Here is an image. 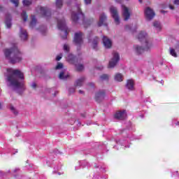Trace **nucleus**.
Returning <instances> with one entry per match:
<instances>
[{
    "label": "nucleus",
    "mask_w": 179,
    "mask_h": 179,
    "mask_svg": "<svg viewBox=\"0 0 179 179\" xmlns=\"http://www.w3.org/2000/svg\"><path fill=\"white\" fill-rule=\"evenodd\" d=\"M174 49L176 50V52H179V41H176V43L174 46Z\"/></svg>",
    "instance_id": "43"
},
{
    "label": "nucleus",
    "mask_w": 179,
    "mask_h": 179,
    "mask_svg": "<svg viewBox=\"0 0 179 179\" xmlns=\"http://www.w3.org/2000/svg\"><path fill=\"white\" fill-rule=\"evenodd\" d=\"M68 58L70 62H73V64H76V61H78V57L72 54H69Z\"/></svg>",
    "instance_id": "27"
},
{
    "label": "nucleus",
    "mask_w": 179,
    "mask_h": 179,
    "mask_svg": "<svg viewBox=\"0 0 179 179\" xmlns=\"http://www.w3.org/2000/svg\"><path fill=\"white\" fill-rule=\"evenodd\" d=\"M5 10V8H3V6H0V12H3V10Z\"/></svg>",
    "instance_id": "57"
},
{
    "label": "nucleus",
    "mask_w": 179,
    "mask_h": 179,
    "mask_svg": "<svg viewBox=\"0 0 179 179\" xmlns=\"http://www.w3.org/2000/svg\"><path fill=\"white\" fill-rule=\"evenodd\" d=\"M76 8L77 11L71 12V20L73 24H79L80 20L83 22V24L86 26V19L85 18V13L82 12V9H80V4L76 3Z\"/></svg>",
    "instance_id": "5"
},
{
    "label": "nucleus",
    "mask_w": 179,
    "mask_h": 179,
    "mask_svg": "<svg viewBox=\"0 0 179 179\" xmlns=\"http://www.w3.org/2000/svg\"><path fill=\"white\" fill-rule=\"evenodd\" d=\"M97 145H98L99 149L103 150V153H104V150H106L107 149V143L101 142V143H98Z\"/></svg>",
    "instance_id": "30"
},
{
    "label": "nucleus",
    "mask_w": 179,
    "mask_h": 179,
    "mask_svg": "<svg viewBox=\"0 0 179 179\" xmlns=\"http://www.w3.org/2000/svg\"><path fill=\"white\" fill-rule=\"evenodd\" d=\"M118 62H120V55L118 52H115L113 54V57L109 62L108 68H114V66H115Z\"/></svg>",
    "instance_id": "10"
},
{
    "label": "nucleus",
    "mask_w": 179,
    "mask_h": 179,
    "mask_svg": "<svg viewBox=\"0 0 179 179\" xmlns=\"http://www.w3.org/2000/svg\"><path fill=\"white\" fill-rule=\"evenodd\" d=\"M62 68H64V64H62V63H58L55 69H62Z\"/></svg>",
    "instance_id": "44"
},
{
    "label": "nucleus",
    "mask_w": 179,
    "mask_h": 179,
    "mask_svg": "<svg viewBox=\"0 0 179 179\" xmlns=\"http://www.w3.org/2000/svg\"><path fill=\"white\" fill-rule=\"evenodd\" d=\"M102 179H108V175H104L103 176L101 177Z\"/></svg>",
    "instance_id": "54"
},
{
    "label": "nucleus",
    "mask_w": 179,
    "mask_h": 179,
    "mask_svg": "<svg viewBox=\"0 0 179 179\" xmlns=\"http://www.w3.org/2000/svg\"><path fill=\"white\" fill-rule=\"evenodd\" d=\"M145 19L147 20H152L155 16V11L150 8V7H147L144 11Z\"/></svg>",
    "instance_id": "12"
},
{
    "label": "nucleus",
    "mask_w": 179,
    "mask_h": 179,
    "mask_svg": "<svg viewBox=\"0 0 179 179\" xmlns=\"http://www.w3.org/2000/svg\"><path fill=\"white\" fill-rule=\"evenodd\" d=\"M115 80H117V82H122V74L117 73L115 76Z\"/></svg>",
    "instance_id": "32"
},
{
    "label": "nucleus",
    "mask_w": 179,
    "mask_h": 179,
    "mask_svg": "<svg viewBox=\"0 0 179 179\" xmlns=\"http://www.w3.org/2000/svg\"><path fill=\"white\" fill-rule=\"evenodd\" d=\"M176 22L178 23V24H179V17H176Z\"/></svg>",
    "instance_id": "62"
},
{
    "label": "nucleus",
    "mask_w": 179,
    "mask_h": 179,
    "mask_svg": "<svg viewBox=\"0 0 179 179\" xmlns=\"http://www.w3.org/2000/svg\"><path fill=\"white\" fill-rule=\"evenodd\" d=\"M85 5H91L92 4V0H84Z\"/></svg>",
    "instance_id": "49"
},
{
    "label": "nucleus",
    "mask_w": 179,
    "mask_h": 179,
    "mask_svg": "<svg viewBox=\"0 0 179 179\" xmlns=\"http://www.w3.org/2000/svg\"><path fill=\"white\" fill-rule=\"evenodd\" d=\"M21 17L23 19L24 22H27V13H26V11L23 10L22 13H21Z\"/></svg>",
    "instance_id": "35"
},
{
    "label": "nucleus",
    "mask_w": 179,
    "mask_h": 179,
    "mask_svg": "<svg viewBox=\"0 0 179 179\" xmlns=\"http://www.w3.org/2000/svg\"><path fill=\"white\" fill-rule=\"evenodd\" d=\"M98 43H99V37L95 36L92 41V48L95 51H97Z\"/></svg>",
    "instance_id": "25"
},
{
    "label": "nucleus",
    "mask_w": 179,
    "mask_h": 179,
    "mask_svg": "<svg viewBox=\"0 0 179 179\" xmlns=\"http://www.w3.org/2000/svg\"><path fill=\"white\" fill-rule=\"evenodd\" d=\"M107 20V16H106V14L103 13L100 16H99V21L98 22V27H101V26H107L106 23H104Z\"/></svg>",
    "instance_id": "17"
},
{
    "label": "nucleus",
    "mask_w": 179,
    "mask_h": 179,
    "mask_svg": "<svg viewBox=\"0 0 179 179\" xmlns=\"http://www.w3.org/2000/svg\"><path fill=\"white\" fill-rule=\"evenodd\" d=\"M103 66H100L99 67H96V69H99V71L103 70Z\"/></svg>",
    "instance_id": "59"
},
{
    "label": "nucleus",
    "mask_w": 179,
    "mask_h": 179,
    "mask_svg": "<svg viewBox=\"0 0 179 179\" xmlns=\"http://www.w3.org/2000/svg\"><path fill=\"white\" fill-rule=\"evenodd\" d=\"M138 39L141 43H145V47L143 48L141 45H134V50L137 55H141L145 51H149L152 48V43H149V39L148 38V34L145 31H141L138 34Z\"/></svg>",
    "instance_id": "4"
},
{
    "label": "nucleus",
    "mask_w": 179,
    "mask_h": 179,
    "mask_svg": "<svg viewBox=\"0 0 179 179\" xmlns=\"http://www.w3.org/2000/svg\"><path fill=\"white\" fill-rule=\"evenodd\" d=\"M90 164L86 160L79 161V166L75 167V170H79V169H85V167H89Z\"/></svg>",
    "instance_id": "21"
},
{
    "label": "nucleus",
    "mask_w": 179,
    "mask_h": 179,
    "mask_svg": "<svg viewBox=\"0 0 179 179\" xmlns=\"http://www.w3.org/2000/svg\"><path fill=\"white\" fill-rule=\"evenodd\" d=\"M68 78H69V75L65 74V70L62 71L59 74V79L61 80H66Z\"/></svg>",
    "instance_id": "24"
},
{
    "label": "nucleus",
    "mask_w": 179,
    "mask_h": 179,
    "mask_svg": "<svg viewBox=\"0 0 179 179\" xmlns=\"http://www.w3.org/2000/svg\"><path fill=\"white\" fill-rule=\"evenodd\" d=\"M8 173L9 174H10V171L8 170V172H3L2 171H0V177H3V176H6V174H8Z\"/></svg>",
    "instance_id": "41"
},
{
    "label": "nucleus",
    "mask_w": 179,
    "mask_h": 179,
    "mask_svg": "<svg viewBox=\"0 0 179 179\" xmlns=\"http://www.w3.org/2000/svg\"><path fill=\"white\" fill-rule=\"evenodd\" d=\"M31 86L33 89H36L37 87V84H36V83H32Z\"/></svg>",
    "instance_id": "51"
},
{
    "label": "nucleus",
    "mask_w": 179,
    "mask_h": 179,
    "mask_svg": "<svg viewBox=\"0 0 179 179\" xmlns=\"http://www.w3.org/2000/svg\"><path fill=\"white\" fill-rule=\"evenodd\" d=\"M57 27L61 31H64V34L62 36V40H66L68 38V27H66L65 18L57 20Z\"/></svg>",
    "instance_id": "6"
},
{
    "label": "nucleus",
    "mask_w": 179,
    "mask_h": 179,
    "mask_svg": "<svg viewBox=\"0 0 179 179\" xmlns=\"http://www.w3.org/2000/svg\"><path fill=\"white\" fill-rule=\"evenodd\" d=\"M41 14L43 17H45L47 20L48 19H51V10L50 8H47L45 7L40 8Z\"/></svg>",
    "instance_id": "11"
},
{
    "label": "nucleus",
    "mask_w": 179,
    "mask_h": 179,
    "mask_svg": "<svg viewBox=\"0 0 179 179\" xmlns=\"http://www.w3.org/2000/svg\"><path fill=\"white\" fill-rule=\"evenodd\" d=\"M4 55L9 62L10 64L13 65L15 64H17V62H20L22 61V52L19 50L17 47H13L10 49H6L4 50Z\"/></svg>",
    "instance_id": "3"
},
{
    "label": "nucleus",
    "mask_w": 179,
    "mask_h": 179,
    "mask_svg": "<svg viewBox=\"0 0 179 179\" xmlns=\"http://www.w3.org/2000/svg\"><path fill=\"white\" fill-rule=\"evenodd\" d=\"M94 167V169H99L101 173H106L107 170H108V166L105 164H100L99 165L95 164Z\"/></svg>",
    "instance_id": "18"
},
{
    "label": "nucleus",
    "mask_w": 179,
    "mask_h": 179,
    "mask_svg": "<svg viewBox=\"0 0 179 179\" xmlns=\"http://www.w3.org/2000/svg\"><path fill=\"white\" fill-rule=\"evenodd\" d=\"M153 26L155 28V29L157 30V31H160V30H162V24H160L159 22H158V21L154 22Z\"/></svg>",
    "instance_id": "28"
},
{
    "label": "nucleus",
    "mask_w": 179,
    "mask_h": 179,
    "mask_svg": "<svg viewBox=\"0 0 179 179\" xmlns=\"http://www.w3.org/2000/svg\"><path fill=\"white\" fill-rule=\"evenodd\" d=\"M41 33L43 36H45L47 34V27H43V29H41Z\"/></svg>",
    "instance_id": "39"
},
{
    "label": "nucleus",
    "mask_w": 179,
    "mask_h": 179,
    "mask_svg": "<svg viewBox=\"0 0 179 179\" xmlns=\"http://www.w3.org/2000/svg\"><path fill=\"white\" fill-rule=\"evenodd\" d=\"M46 163H47V164H48V166L49 167H52V166L51 165V164L50 163V162H47Z\"/></svg>",
    "instance_id": "60"
},
{
    "label": "nucleus",
    "mask_w": 179,
    "mask_h": 179,
    "mask_svg": "<svg viewBox=\"0 0 179 179\" xmlns=\"http://www.w3.org/2000/svg\"><path fill=\"white\" fill-rule=\"evenodd\" d=\"M169 50H170V55L172 57H174L175 58H177V52H176V49L173 48H170Z\"/></svg>",
    "instance_id": "34"
},
{
    "label": "nucleus",
    "mask_w": 179,
    "mask_h": 179,
    "mask_svg": "<svg viewBox=\"0 0 179 179\" xmlns=\"http://www.w3.org/2000/svg\"><path fill=\"white\" fill-rule=\"evenodd\" d=\"M135 83L134 82V80H127V82L126 83V88H127L128 90H130L132 92V90H135Z\"/></svg>",
    "instance_id": "20"
},
{
    "label": "nucleus",
    "mask_w": 179,
    "mask_h": 179,
    "mask_svg": "<svg viewBox=\"0 0 179 179\" xmlns=\"http://www.w3.org/2000/svg\"><path fill=\"white\" fill-rule=\"evenodd\" d=\"M36 24H37V18H36V15H32L31 20L29 24V27L33 28L34 27V26H36Z\"/></svg>",
    "instance_id": "26"
},
{
    "label": "nucleus",
    "mask_w": 179,
    "mask_h": 179,
    "mask_svg": "<svg viewBox=\"0 0 179 179\" xmlns=\"http://www.w3.org/2000/svg\"><path fill=\"white\" fill-rule=\"evenodd\" d=\"M173 3L174 5H179V0H174Z\"/></svg>",
    "instance_id": "53"
},
{
    "label": "nucleus",
    "mask_w": 179,
    "mask_h": 179,
    "mask_svg": "<svg viewBox=\"0 0 179 179\" xmlns=\"http://www.w3.org/2000/svg\"><path fill=\"white\" fill-rule=\"evenodd\" d=\"M169 8H170V9H171L172 10H173V9H174V6H171V5L169 6Z\"/></svg>",
    "instance_id": "64"
},
{
    "label": "nucleus",
    "mask_w": 179,
    "mask_h": 179,
    "mask_svg": "<svg viewBox=\"0 0 179 179\" xmlns=\"http://www.w3.org/2000/svg\"><path fill=\"white\" fill-rule=\"evenodd\" d=\"M10 1L11 2V3L15 4V7L19 6V0H10Z\"/></svg>",
    "instance_id": "42"
},
{
    "label": "nucleus",
    "mask_w": 179,
    "mask_h": 179,
    "mask_svg": "<svg viewBox=\"0 0 179 179\" xmlns=\"http://www.w3.org/2000/svg\"><path fill=\"white\" fill-rule=\"evenodd\" d=\"M138 27H135L134 28H132L131 24H127L124 27V30L126 31H131L132 33H135L137 30Z\"/></svg>",
    "instance_id": "23"
},
{
    "label": "nucleus",
    "mask_w": 179,
    "mask_h": 179,
    "mask_svg": "<svg viewBox=\"0 0 179 179\" xmlns=\"http://www.w3.org/2000/svg\"><path fill=\"white\" fill-rule=\"evenodd\" d=\"M104 97H106V91L101 90H99L95 94V100L96 103H101L104 100Z\"/></svg>",
    "instance_id": "13"
},
{
    "label": "nucleus",
    "mask_w": 179,
    "mask_h": 179,
    "mask_svg": "<svg viewBox=\"0 0 179 179\" xmlns=\"http://www.w3.org/2000/svg\"><path fill=\"white\" fill-rule=\"evenodd\" d=\"M20 38H21L22 41H27V38H29L27 31L24 29L22 27L20 28Z\"/></svg>",
    "instance_id": "15"
},
{
    "label": "nucleus",
    "mask_w": 179,
    "mask_h": 179,
    "mask_svg": "<svg viewBox=\"0 0 179 179\" xmlns=\"http://www.w3.org/2000/svg\"><path fill=\"white\" fill-rule=\"evenodd\" d=\"M53 153H54L55 155H58V153H59V151L58 150H55L53 151Z\"/></svg>",
    "instance_id": "56"
},
{
    "label": "nucleus",
    "mask_w": 179,
    "mask_h": 179,
    "mask_svg": "<svg viewBox=\"0 0 179 179\" xmlns=\"http://www.w3.org/2000/svg\"><path fill=\"white\" fill-rule=\"evenodd\" d=\"M87 85L90 86V87H94V83H89Z\"/></svg>",
    "instance_id": "52"
},
{
    "label": "nucleus",
    "mask_w": 179,
    "mask_h": 179,
    "mask_svg": "<svg viewBox=\"0 0 179 179\" xmlns=\"http://www.w3.org/2000/svg\"><path fill=\"white\" fill-rule=\"evenodd\" d=\"M6 26L7 29H10L12 27V15L10 13L6 14Z\"/></svg>",
    "instance_id": "16"
},
{
    "label": "nucleus",
    "mask_w": 179,
    "mask_h": 179,
    "mask_svg": "<svg viewBox=\"0 0 179 179\" xmlns=\"http://www.w3.org/2000/svg\"><path fill=\"white\" fill-rule=\"evenodd\" d=\"M63 50L66 51V52H69V47H68V45L64 44Z\"/></svg>",
    "instance_id": "46"
},
{
    "label": "nucleus",
    "mask_w": 179,
    "mask_h": 179,
    "mask_svg": "<svg viewBox=\"0 0 179 179\" xmlns=\"http://www.w3.org/2000/svg\"><path fill=\"white\" fill-rule=\"evenodd\" d=\"M62 59V54H60L56 57V61H61Z\"/></svg>",
    "instance_id": "50"
},
{
    "label": "nucleus",
    "mask_w": 179,
    "mask_h": 179,
    "mask_svg": "<svg viewBox=\"0 0 179 179\" xmlns=\"http://www.w3.org/2000/svg\"><path fill=\"white\" fill-rule=\"evenodd\" d=\"M129 131H135V127H134L131 122L127 123V129L120 130V134L122 138L119 140H115V143L120 145L124 149L131 148V142L129 141H138L142 138V136H135L132 134H129Z\"/></svg>",
    "instance_id": "2"
},
{
    "label": "nucleus",
    "mask_w": 179,
    "mask_h": 179,
    "mask_svg": "<svg viewBox=\"0 0 179 179\" xmlns=\"http://www.w3.org/2000/svg\"><path fill=\"white\" fill-rule=\"evenodd\" d=\"M171 177H176V178H179V172L178 171L171 172Z\"/></svg>",
    "instance_id": "38"
},
{
    "label": "nucleus",
    "mask_w": 179,
    "mask_h": 179,
    "mask_svg": "<svg viewBox=\"0 0 179 179\" xmlns=\"http://www.w3.org/2000/svg\"><path fill=\"white\" fill-rule=\"evenodd\" d=\"M92 179H100V175L99 174H97V173H94L93 175V177Z\"/></svg>",
    "instance_id": "47"
},
{
    "label": "nucleus",
    "mask_w": 179,
    "mask_h": 179,
    "mask_svg": "<svg viewBox=\"0 0 179 179\" xmlns=\"http://www.w3.org/2000/svg\"><path fill=\"white\" fill-rule=\"evenodd\" d=\"M75 93V88L71 87L69 89V94H73Z\"/></svg>",
    "instance_id": "45"
},
{
    "label": "nucleus",
    "mask_w": 179,
    "mask_h": 179,
    "mask_svg": "<svg viewBox=\"0 0 179 179\" xmlns=\"http://www.w3.org/2000/svg\"><path fill=\"white\" fill-rule=\"evenodd\" d=\"M72 3V1L71 0H70L68 3H67V5H68V6H69L70 5H71V3Z\"/></svg>",
    "instance_id": "63"
},
{
    "label": "nucleus",
    "mask_w": 179,
    "mask_h": 179,
    "mask_svg": "<svg viewBox=\"0 0 179 179\" xmlns=\"http://www.w3.org/2000/svg\"><path fill=\"white\" fill-rule=\"evenodd\" d=\"M17 171H20V169L19 168H16L14 171L13 173H17Z\"/></svg>",
    "instance_id": "58"
},
{
    "label": "nucleus",
    "mask_w": 179,
    "mask_h": 179,
    "mask_svg": "<svg viewBox=\"0 0 179 179\" xmlns=\"http://www.w3.org/2000/svg\"><path fill=\"white\" fill-rule=\"evenodd\" d=\"M102 41L105 48H111L113 43H111V40H110V38H107L106 36H103Z\"/></svg>",
    "instance_id": "19"
},
{
    "label": "nucleus",
    "mask_w": 179,
    "mask_h": 179,
    "mask_svg": "<svg viewBox=\"0 0 179 179\" xmlns=\"http://www.w3.org/2000/svg\"><path fill=\"white\" fill-rule=\"evenodd\" d=\"M126 117H127L126 110L117 112L114 115V118H115V120H120L121 121H122L123 120H125Z\"/></svg>",
    "instance_id": "14"
},
{
    "label": "nucleus",
    "mask_w": 179,
    "mask_h": 179,
    "mask_svg": "<svg viewBox=\"0 0 179 179\" xmlns=\"http://www.w3.org/2000/svg\"><path fill=\"white\" fill-rule=\"evenodd\" d=\"M22 3L24 6H30V5H31V1L29 0H23Z\"/></svg>",
    "instance_id": "36"
},
{
    "label": "nucleus",
    "mask_w": 179,
    "mask_h": 179,
    "mask_svg": "<svg viewBox=\"0 0 179 179\" xmlns=\"http://www.w3.org/2000/svg\"><path fill=\"white\" fill-rule=\"evenodd\" d=\"M110 12L112 17L115 20V23L116 24H119L120 23V15L118 14V10L114 6H111L110 8Z\"/></svg>",
    "instance_id": "8"
},
{
    "label": "nucleus",
    "mask_w": 179,
    "mask_h": 179,
    "mask_svg": "<svg viewBox=\"0 0 179 179\" xmlns=\"http://www.w3.org/2000/svg\"><path fill=\"white\" fill-rule=\"evenodd\" d=\"M64 5V1L62 0H56V8L61 9Z\"/></svg>",
    "instance_id": "31"
},
{
    "label": "nucleus",
    "mask_w": 179,
    "mask_h": 179,
    "mask_svg": "<svg viewBox=\"0 0 179 179\" xmlns=\"http://www.w3.org/2000/svg\"><path fill=\"white\" fill-rule=\"evenodd\" d=\"M122 1V0H115V2H117V3H121Z\"/></svg>",
    "instance_id": "61"
},
{
    "label": "nucleus",
    "mask_w": 179,
    "mask_h": 179,
    "mask_svg": "<svg viewBox=\"0 0 179 179\" xmlns=\"http://www.w3.org/2000/svg\"><path fill=\"white\" fill-rule=\"evenodd\" d=\"M17 79H21L23 80L24 79V75L23 73L18 69L14 70L13 69H7V82L10 83L8 85L9 87L12 86L17 90V93L22 94L23 92H24V84L23 82H19Z\"/></svg>",
    "instance_id": "1"
},
{
    "label": "nucleus",
    "mask_w": 179,
    "mask_h": 179,
    "mask_svg": "<svg viewBox=\"0 0 179 179\" xmlns=\"http://www.w3.org/2000/svg\"><path fill=\"white\" fill-rule=\"evenodd\" d=\"M85 80L86 78L85 77H81L78 78L75 83L76 87H81V86H83V83H85Z\"/></svg>",
    "instance_id": "22"
},
{
    "label": "nucleus",
    "mask_w": 179,
    "mask_h": 179,
    "mask_svg": "<svg viewBox=\"0 0 179 179\" xmlns=\"http://www.w3.org/2000/svg\"><path fill=\"white\" fill-rule=\"evenodd\" d=\"M73 43L78 47V50H80V47H82V44H83V33L80 31L76 32L73 38Z\"/></svg>",
    "instance_id": "7"
},
{
    "label": "nucleus",
    "mask_w": 179,
    "mask_h": 179,
    "mask_svg": "<svg viewBox=\"0 0 179 179\" xmlns=\"http://www.w3.org/2000/svg\"><path fill=\"white\" fill-rule=\"evenodd\" d=\"M10 110L11 111V113H13V114H14V115H17V114H19V112H17V110H16V108L13 106L12 105H10Z\"/></svg>",
    "instance_id": "33"
},
{
    "label": "nucleus",
    "mask_w": 179,
    "mask_h": 179,
    "mask_svg": "<svg viewBox=\"0 0 179 179\" xmlns=\"http://www.w3.org/2000/svg\"><path fill=\"white\" fill-rule=\"evenodd\" d=\"M75 66H76V71H78V72H81V71H83V69H85V66H83V64L75 63Z\"/></svg>",
    "instance_id": "29"
},
{
    "label": "nucleus",
    "mask_w": 179,
    "mask_h": 179,
    "mask_svg": "<svg viewBox=\"0 0 179 179\" xmlns=\"http://www.w3.org/2000/svg\"><path fill=\"white\" fill-rule=\"evenodd\" d=\"M80 116L83 117V118H85L86 117V112L81 113Z\"/></svg>",
    "instance_id": "55"
},
{
    "label": "nucleus",
    "mask_w": 179,
    "mask_h": 179,
    "mask_svg": "<svg viewBox=\"0 0 179 179\" xmlns=\"http://www.w3.org/2000/svg\"><path fill=\"white\" fill-rule=\"evenodd\" d=\"M171 125H172V127H178L179 122L177 121V119H173Z\"/></svg>",
    "instance_id": "37"
},
{
    "label": "nucleus",
    "mask_w": 179,
    "mask_h": 179,
    "mask_svg": "<svg viewBox=\"0 0 179 179\" xmlns=\"http://www.w3.org/2000/svg\"><path fill=\"white\" fill-rule=\"evenodd\" d=\"M122 16L124 22H128V20L131 19V13H129V9L124 5H122Z\"/></svg>",
    "instance_id": "9"
},
{
    "label": "nucleus",
    "mask_w": 179,
    "mask_h": 179,
    "mask_svg": "<svg viewBox=\"0 0 179 179\" xmlns=\"http://www.w3.org/2000/svg\"><path fill=\"white\" fill-rule=\"evenodd\" d=\"M59 169H61L60 166L54 167V171H53L52 173L57 174V171H58V170H59Z\"/></svg>",
    "instance_id": "48"
},
{
    "label": "nucleus",
    "mask_w": 179,
    "mask_h": 179,
    "mask_svg": "<svg viewBox=\"0 0 179 179\" xmlns=\"http://www.w3.org/2000/svg\"><path fill=\"white\" fill-rule=\"evenodd\" d=\"M101 80H107L108 79V76L107 74H103L100 76Z\"/></svg>",
    "instance_id": "40"
}]
</instances>
